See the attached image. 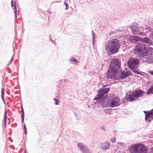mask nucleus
Masks as SVG:
<instances>
[{"instance_id": "obj_35", "label": "nucleus", "mask_w": 153, "mask_h": 153, "mask_svg": "<svg viewBox=\"0 0 153 153\" xmlns=\"http://www.w3.org/2000/svg\"><path fill=\"white\" fill-rule=\"evenodd\" d=\"M1 96L2 100L4 102H5V100L4 97V95H1Z\"/></svg>"}, {"instance_id": "obj_46", "label": "nucleus", "mask_w": 153, "mask_h": 153, "mask_svg": "<svg viewBox=\"0 0 153 153\" xmlns=\"http://www.w3.org/2000/svg\"><path fill=\"white\" fill-rule=\"evenodd\" d=\"M152 153H153V152H152Z\"/></svg>"}, {"instance_id": "obj_21", "label": "nucleus", "mask_w": 153, "mask_h": 153, "mask_svg": "<svg viewBox=\"0 0 153 153\" xmlns=\"http://www.w3.org/2000/svg\"><path fill=\"white\" fill-rule=\"evenodd\" d=\"M69 61L76 63L77 61V60L73 56H72L71 57V59H69Z\"/></svg>"}, {"instance_id": "obj_24", "label": "nucleus", "mask_w": 153, "mask_h": 153, "mask_svg": "<svg viewBox=\"0 0 153 153\" xmlns=\"http://www.w3.org/2000/svg\"><path fill=\"white\" fill-rule=\"evenodd\" d=\"M17 11V7H16V4H15V7H14V13L15 14H17V13H16Z\"/></svg>"}, {"instance_id": "obj_41", "label": "nucleus", "mask_w": 153, "mask_h": 153, "mask_svg": "<svg viewBox=\"0 0 153 153\" xmlns=\"http://www.w3.org/2000/svg\"><path fill=\"white\" fill-rule=\"evenodd\" d=\"M92 35L93 34V33H95L93 31V30H92Z\"/></svg>"}, {"instance_id": "obj_33", "label": "nucleus", "mask_w": 153, "mask_h": 153, "mask_svg": "<svg viewBox=\"0 0 153 153\" xmlns=\"http://www.w3.org/2000/svg\"><path fill=\"white\" fill-rule=\"evenodd\" d=\"M96 36L95 33H93L92 35V39H94L96 37Z\"/></svg>"}, {"instance_id": "obj_22", "label": "nucleus", "mask_w": 153, "mask_h": 153, "mask_svg": "<svg viewBox=\"0 0 153 153\" xmlns=\"http://www.w3.org/2000/svg\"><path fill=\"white\" fill-rule=\"evenodd\" d=\"M150 30V29L149 28H146L145 29L143 30V32L146 33H149Z\"/></svg>"}, {"instance_id": "obj_27", "label": "nucleus", "mask_w": 153, "mask_h": 153, "mask_svg": "<svg viewBox=\"0 0 153 153\" xmlns=\"http://www.w3.org/2000/svg\"><path fill=\"white\" fill-rule=\"evenodd\" d=\"M117 32V30H115V31H111V32L109 34V35L111 36L113 34Z\"/></svg>"}, {"instance_id": "obj_23", "label": "nucleus", "mask_w": 153, "mask_h": 153, "mask_svg": "<svg viewBox=\"0 0 153 153\" xmlns=\"http://www.w3.org/2000/svg\"><path fill=\"white\" fill-rule=\"evenodd\" d=\"M53 100L55 101V104L56 105H59V101L57 99H56V98H54L53 99Z\"/></svg>"}, {"instance_id": "obj_26", "label": "nucleus", "mask_w": 153, "mask_h": 153, "mask_svg": "<svg viewBox=\"0 0 153 153\" xmlns=\"http://www.w3.org/2000/svg\"><path fill=\"white\" fill-rule=\"evenodd\" d=\"M64 4L66 6V10H68V4L67 3H66L65 2L64 3Z\"/></svg>"}, {"instance_id": "obj_42", "label": "nucleus", "mask_w": 153, "mask_h": 153, "mask_svg": "<svg viewBox=\"0 0 153 153\" xmlns=\"http://www.w3.org/2000/svg\"><path fill=\"white\" fill-rule=\"evenodd\" d=\"M151 35L152 36H153V32H152L151 33Z\"/></svg>"}, {"instance_id": "obj_34", "label": "nucleus", "mask_w": 153, "mask_h": 153, "mask_svg": "<svg viewBox=\"0 0 153 153\" xmlns=\"http://www.w3.org/2000/svg\"><path fill=\"white\" fill-rule=\"evenodd\" d=\"M13 58H14V56H13L10 59V62H9L10 64L12 62L13 60Z\"/></svg>"}, {"instance_id": "obj_32", "label": "nucleus", "mask_w": 153, "mask_h": 153, "mask_svg": "<svg viewBox=\"0 0 153 153\" xmlns=\"http://www.w3.org/2000/svg\"><path fill=\"white\" fill-rule=\"evenodd\" d=\"M24 133L26 134H27V129L26 128H24Z\"/></svg>"}, {"instance_id": "obj_2", "label": "nucleus", "mask_w": 153, "mask_h": 153, "mask_svg": "<svg viewBox=\"0 0 153 153\" xmlns=\"http://www.w3.org/2000/svg\"><path fill=\"white\" fill-rule=\"evenodd\" d=\"M134 53L140 55V58L147 56L146 63H151L153 62V48H148L143 42L138 43L134 49Z\"/></svg>"}, {"instance_id": "obj_20", "label": "nucleus", "mask_w": 153, "mask_h": 153, "mask_svg": "<svg viewBox=\"0 0 153 153\" xmlns=\"http://www.w3.org/2000/svg\"><path fill=\"white\" fill-rule=\"evenodd\" d=\"M137 68H132L130 69L132 71H133L134 73L136 74H137L139 75L140 74V72L138 71L137 69Z\"/></svg>"}, {"instance_id": "obj_12", "label": "nucleus", "mask_w": 153, "mask_h": 153, "mask_svg": "<svg viewBox=\"0 0 153 153\" xmlns=\"http://www.w3.org/2000/svg\"><path fill=\"white\" fill-rule=\"evenodd\" d=\"M137 153H148V149L146 146L141 144Z\"/></svg>"}, {"instance_id": "obj_17", "label": "nucleus", "mask_w": 153, "mask_h": 153, "mask_svg": "<svg viewBox=\"0 0 153 153\" xmlns=\"http://www.w3.org/2000/svg\"><path fill=\"white\" fill-rule=\"evenodd\" d=\"M104 111L106 114H110L112 111V109L111 108H106L104 110Z\"/></svg>"}, {"instance_id": "obj_39", "label": "nucleus", "mask_w": 153, "mask_h": 153, "mask_svg": "<svg viewBox=\"0 0 153 153\" xmlns=\"http://www.w3.org/2000/svg\"><path fill=\"white\" fill-rule=\"evenodd\" d=\"M15 18L16 19L17 18V14H15Z\"/></svg>"}, {"instance_id": "obj_7", "label": "nucleus", "mask_w": 153, "mask_h": 153, "mask_svg": "<svg viewBox=\"0 0 153 153\" xmlns=\"http://www.w3.org/2000/svg\"><path fill=\"white\" fill-rule=\"evenodd\" d=\"M139 62L138 59L136 58H132L128 61L127 64L128 67L130 69L136 68H137Z\"/></svg>"}, {"instance_id": "obj_31", "label": "nucleus", "mask_w": 153, "mask_h": 153, "mask_svg": "<svg viewBox=\"0 0 153 153\" xmlns=\"http://www.w3.org/2000/svg\"><path fill=\"white\" fill-rule=\"evenodd\" d=\"M111 140V142L112 143H114L116 142V138H114L113 139H112Z\"/></svg>"}, {"instance_id": "obj_25", "label": "nucleus", "mask_w": 153, "mask_h": 153, "mask_svg": "<svg viewBox=\"0 0 153 153\" xmlns=\"http://www.w3.org/2000/svg\"><path fill=\"white\" fill-rule=\"evenodd\" d=\"M21 111L22 112V115H25L24 110V109L23 108V106L22 105H21Z\"/></svg>"}, {"instance_id": "obj_16", "label": "nucleus", "mask_w": 153, "mask_h": 153, "mask_svg": "<svg viewBox=\"0 0 153 153\" xmlns=\"http://www.w3.org/2000/svg\"><path fill=\"white\" fill-rule=\"evenodd\" d=\"M146 94L147 95L153 94V85L147 90Z\"/></svg>"}, {"instance_id": "obj_37", "label": "nucleus", "mask_w": 153, "mask_h": 153, "mask_svg": "<svg viewBox=\"0 0 153 153\" xmlns=\"http://www.w3.org/2000/svg\"><path fill=\"white\" fill-rule=\"evenodd\" d=\"M92 43L93 45H94V39H92Z\"/></svg>"}, {"instance_id": "obj_15", "label": "nucleus", "mask_w": 153, "mask_h": 153, "mask_svg": "<svg viewBox=\"0 0 153 153\" xmlns=\"http://www.w3.org/2000/svg\"><path fill=\"white\" fill-rule=\"evenodd\" d=\"M139 38L137 36L132 37L129 39V41L131 43H135L136 41H138Z\"/></svg>"}, {"instance_id": "obj_28", "label": "nucleus", "mask_w": 153, "mask_h": 153, "mask_svg": "<svg viewBox=\"0 0 153 153\" xmlns=\"http://www.w3.org/2000/svg\"><path fill=\"white\" fill-rule=\"evenodd\" d=\"M15 4H16V3H14L13 0H12L11 1V5L12 7H15Z\"/></svg>"}, {"instance_id": "obj_6", "label": "nucleus", "mask_w": 153, "mask_h": 153, "mask_svg": "<svg viewBox=\"0 0 153 153\" xmlns=\"http://www.w3.org/2000/svg\"><path fill=\"white\" fill-rule=\"evenodd\" d=\"M131 75V73L129 71H122L120 72L118 76H117V75H113V79L115 80H118L120 79H123L126 78L128 76Z\"/></svg>"}, {"instance_id": "obj_8", "label": "nucleus", "mask_w": 153, "mask_h": 153, "mask_svg": "<svg viewBox=\"0 0 153 153\" xmlns=\"http://www.w3.org/2000/svg\"><path fill=\"white\" fill-rule=\"evenodd\" d=\"M77 146L82 153H91V151L88 148L87 146L83 143H78Z\"/></svg>"}, {"instance_id": "obj_10", "label": "nucleus", "mask_w": 153, "mask_h": 153, "mask_svg": "<svg viewBox=\"0 0 153 153\" xmlns=\"http://www.w3.org/2000/svg\"><path fill=\"white\" fill-rule=\"evenodd\" d=\"M111 146V143L109 141L103 142L101 144L100 149L103 151H106L109 149Z\"/></svg>"}, {"instance_id": "obj_40", "label": "nucleus", "mask_w": 153, "mask_h": 153, "mask_svg": "<svg viewBox=\"0 0 153 153\" xmlns=\"http://www.w3.org/2000/svg\"><path fill=\"white\" fill-rule=\"evenodd\" d=\"M26 128V125L25 124H24V128Z\"/></svg>"}, {"instance_id": "obj_29", "label": "nucleus", "mask_w": 153, "mask_h": 153, "mask_svg": "<svg viewBox=\"0 0 153 153\" xmlns=\"http://www.w3.org/2000/svg\"><path fill=\"white\" fill-rule=\"evenodd\" d=\"M24 117L25 115H21L22 122H24Z\"/></svg>"}, {"instance_id": "obj_11", "label": "nucleus", "mask_w": 153, "mask_h": 153, "mask_svg": "<svg viewBox=\"0 0 153 153\" xmlns=\"http://www.w3.org/2000/svg\"><path fill=\"white\" fill-rule=\"evenodd\" d=\"M129 28L133 34H136L139 31V27L137 24L134 22L132 24L131 26H129Z\"/></svg>"}, {"instance_id": "obj_1", "label": "nucleus", "mask_w": 153, "mask_h": 153, "mask_svg": "<svg viewBox=\"0 0 153 153\" xmlns=\"http://www.w3.org/2000/svg\"><path fill=\"white\" fill-rule=\"evenodd\" d=\"M106 86V85H103V88H101L98 91L97 96L94 99V100H97L95 103L101 104L103 108L108 107H113L119 106L120 103V100L119 98L117 97L107 102H105L108 97V93L110 89V88H105Z\"/></svg>"}, {"instance_id": "obj_4", "label": "nucleus", "mask_w": 153, "mask_h": 153, "mask_svg": "<svg viewBox=\"0 0 153 153\" xmlns=\"http://www.w3.org/2000/svg\"><path fill=\"white\" fill-rule=\"evenodd\" d=\"M120 43L117 39H113L108 41L105 45V49L110 55H113L119 51Z\"/></svg>"}, {"instance_id": "obj_3", "label": "nucleus", "mask_w": 153, "mask_h": 153, "mask_svg": "<svg viewBox=\"0 0 153 153\" xmlns=\"http://www.w3.org/2000/svg\"><path fill=\"white\" fill-rule=\"evenodd\" d=\"M121 67L120 61L118 59H112L109 64L108 69L106 73L108 78L113 79V75L118 74Z\"/></svg>"}, {"instance_id": "obj_13", "label": "nucleus", "mask_w": 153, "mask_h": 153, "mask_svg": "<svg viewBox=\"0 0 153 153\" xmlns=\"http://www.w3.org/2000/svg\"><path fill=\"white\" fill-rule=\"evenodd\" d=\"M142 42H145L146 43L150 45H152V42L150 39L148 37H144L141 39Z\"/></svg>"}, {"instance_id": "obj_9", "label": "nucleus", "mask_w": 153, "mask_h": 153, "mask_svg": "<svg viewBox=\"0 0 153 153\" xmlns=\"http://www.w3.org/2000/svg\"><path fill=\"white\" fill-rule=\"evenodd\" d=\"M141 144H135L131 145L129 148L130 153H137Z\"/></svg>"}, {"instance_id": "obj_45", "label": "nucleus", "mask_w": 153, "mask_h": 153, "mask_svg": "<svg viewBox=\"0 0 153 153\" xmlns=\"http://www.w3.org/2000/svg\"><path fill=\"white\" fill-rule=\"evenodd\" d=\"M52 41V42H53H53H54V43H55V42H54L53 41Z\"/></svg>"}, {"instance_id": "obj_30", "label": "nucleus", "mask_w": 153, "mask_h": 153, "mask_svg": "<svg viewBox=\"0 0 153 153\" xmlns=\"http://www.w3.org/2000/svg\"><path fill=\"white\" fill-rule=\"evenodd\" d=\"M4 88H1V95H4Z\"/></svg>"}, {"instance_id": "obj_44", "label": "nucleus", "mask_w": 153, "mask_h": 153, "mask_svg": "<svg viewBox=\"0 0 153 153\" xmlns=\"http://www.w3.org/2000/svg\"><path fill=\"white\" fill-rule=\"evenodd\" d=\"M24 153H26V152H25V151Z\"/></svg>"}, {"instance_id": "obj_5", "label": "nucleus", "mask_w": 153, "mask_h": 153, "mask_svg": "<svg viewBox=\"0 0 153 153\" xmlns=\"http://www.w3.org/2000/svg\"><path fill=\"white\" fill-rule=\"evenodd\" d=\"M145 94V92L142 90H135L130 94H126L125 98L127 101L132 102L138 99L139 97H143Z\"/></svg>"}, {"instance_id": "obj_18", "label": "nucleus", "mask_w": 153, "mask_h": 153, "mask_svg": "<svg viewBox=\"0 0 153 153\" xmlns=\"http://www.w3.org/2000/svg\"><path fill=\"white\" fill-rule=\"evenodd\" d=\"M7 118V112H6V111H5L4 112V126L5 127H6V126Z\"/></svg>"}, {"instance_id": "obj_19", "label": "nucleus", "mask_w": 153, "mask_h": 153, "mask_svg": "<svg viewBox=\"0 0 153 153\" xmlns=\"http://www.w3.org/2000/svg\"><path fill=\"white\" fill-rule=\"evenodd\" d=\"M144 112L145 115V120L146 121H147L148 119L149 114V111H144Z\"/></svg>"}, {"instance_id": "obj_43", "label": "nucleus", "mask_w": 153, "mask_h": 153, "mask_svg": "<svg viewBox=\"0 0 153 153\" xmlns=\"http://www.w3.org/2000/svg\"><path fill=\"white\" fill-rule=\"evenodd\" d=\"M88 108H90V105H88Z\"/></svg>"}, {"instance_id": "obj_14", "label": "nucleus", "mask_w": 153, "mask_h": 153, "mask_svg": "<svg viewBox=\"0 0 153 153\" xmlns=\"http://www.w3.org/2000/svg\"><path fill=\"white\" fill-rule=\"evenodd\" d=\"M153 120V109L149 111V114L148 119L147 121L150 123Z\"/></svg>"}, {"instance_id": "obj_38", "label": "nucleus", "mask_w": 153, "mask_h": 153, "mask_svg": "<svg viewBox=\"0 0 153 153\" xmlns=\"http://www.w3.org/2000/svg\"><path fill=\"white\" fill-rule=\"evenodd\" d=\"M101 129L103 130L104 131H105V128L103 127H102V128H101Z\"/></svg>"}, {"instance_id": "obj_36", "label": "nucleus", "mask_w": 153, "mask_h": 153, "mask_svg": "<svg viewBox=\"0 0 153 153\" xmlns=\"http://www.w3.org/2000/svg\"><path fill=\"white\" fill-rule=\"evenodd\" d=\"M149 73L153 76V71H150Z\"/></svg>"}]
</instances>
